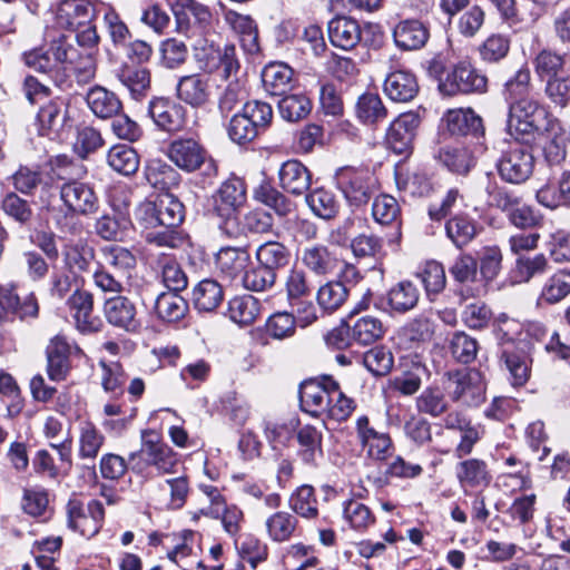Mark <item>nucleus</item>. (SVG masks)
Instances as JSON below:
<instances>
[{
	"label": "nucleus",
	"mask_w": 570,
	"mask_h": 570,
	"mask_svg": "<svg viewBox=\"0 0 570 570\" xmlns=\"http://www.w3.org/2000/svg\"><path fill=\"white\" fill-rule=\"evenodd\" d=\"M178 464V454L154 430H144L140 449L129 454L131 471L147 479L175 473Z\"/></svg>",
	"instance_id": "f257e3e1"
},
{
	"label": "nucleus",
	"mask_w": 570,
	"mask_h": 570,
	"mask_svg": "<svg viewBox=\"0 0 570 570\" xmlns=\"http://www.w3.org/2000/svg\"><path fill=\"white\" fill-rule=\"evenodd\" d=\"M38 311V302L32 293L26 295L21 301L12 286H0V321L10 316H17L20 320L36 317Z\"/></svg>",
	"instance_id": "412c9836"
},
{
	"label": "nucleus",
	"mask_w": 570,
	"mask_h": 570,
	"mask_svg": "<svg viewBox=\"0 0 570 570\" xmlns=\"http://www.w3.org/2000/svg\"><path fill=\"white\" fill-rule=\"evenodd\" d=\"M67 304L81 333H94L99 330L100 321L94 315V296L90 292L76 289Z\"/></svg>",
	"instance_id": "aec40b11"
},
{
	"label": "nucleus",
	"mask_w": 570,
	"mask_h": 570,
	"mask_svg": "<svg viewBox=\"0 0 570 570\" xmlns=\"http://www.w3.org/2000/svg\"><path fill=\"white\" fill-rule=\"evenodd\" d=\"M570 294V269H559L542 285L538 304H557Z\"/></svg>",
	"instance_id": "c9c22d12"
},
{
	"label": "nucleus",
	"mask_w": 570,
	"mask_h": 570,
	"mask_svg": "<svg viewBox=\"0 0 570 570\" xmlns=\"http://www.w3.org/2000/svg\"><path fill=\"white\" fill-rule=\"evenodd\" d=\"M291 509L298 515L313 519L318 514L317 500L311 485L299 487L289 498Z\"/></svg>",
	"instance_id": "338daca9"
},
{
	"label": "nucleus",
	"mask_w": 570,
	"mask_h": 570,
	"mask_svg": "<svg viewBox=\"0 0 570 570\" xmlns=\"http://www.w3.org/2000/svg\"><path fill=\"white\" fill-rule=\"evenodd\" d=\"M129 222L115 214H104L95 223V230L105 240H122Z\"/></svg>",
	"instance_id": "69168bd1"
},
{
	"label": "nucleus",
	"mask_w": 570,
	"mask_h": 570,
	"mask_svg": "<svg viewBox=\"0 0 570 570\" xmlns=\"http://www.w3.org/2000/svg\"><path fill=\"white\" fill-rule=\"evenodd\" d=\"M531 76L528 68L519 69L510 79L505 81L502 89V97L508 104V108L519 102L531 98L529 96L531 88Z\"/></svg>",
	"instance_id": "8fccbe9b"
},
{
	"label": "nucleus",
	"mask_w": 570,
	"mask_h": 570,
	"mask_svg": "<svg viewBox=\"0 0 570 570\" xmlns=\"http://www.w3.org/2000/svg\"><path fill=\"white\" fill-rule=\"evenodd\" d=\"M96 8L90 0H61L55 9V21L60 29L75 32L78 47L94 50L99 43L95 24Z\"/></svg>",
	"instance_id": "f03ea898"
},
{
	"label": "nucleus",
	"mask_w": 570,
	"mask_h": 570,
	"mask_svg": "<svg viewBox=\"0 0 570 570\" xmlns=\"http://www.w3.org/2000/svg\"><path fill=\"white\" fill-rule=\"evenodd\" d=\"M107 164L112 170L130 176L139 168V156L129 145L118 144L108 150Z\"/></svg>",
	"instance_id": "ea45409f"
},
{
	"label": "nucleus",
	"mask_w": 570,
	"mask_h": 570,
	"mask_svg": "<svg viewBox=\"0 0 570 570\" xmlns=\"http://www.w3.org/2000/svg\"><path fill=\"white\" fill-rule=\"evenodd\" d=\"M147 181L160 190L170 189L179 184L178 171L161 159H151L145 168Z\"/></svg>",
	"instance_id": "a19ab883"
},
{
	"label": "nucleus",
	"mask_w": 570,
	"mask_h": 570,
	"mask_svg": "<svg viewBox=\"0 0 570 570\" xmlns=\"http://www.w3.org/2000/svg\"><path fill=\"white\" fill-rule=\"evenodd\" d=\"M224 20L239 37L244 51L252 55L259 51L258 29L250 16L228 9L224 11Z\"/></svg>",
	"instance_id": "393cba45"
},
{
	"label": "nucleus",
	"mask_w": 570,
	"mask_h": 570,
	"mask_svg": "<svg viewBox=\"0 0 570 570\" xmlns=\"http://www.w3.org/2000/svg\"><path fill=\"white\" fill-rule=\"evenodd\" d=\"M118 79L135 98L144 96L150 87V72L144 67L124 66Z\"/></svg>",
	"instance_id": "603ef678"
},
{
	"label": "nucleus",
	"mask_w": 570,
	"mask_h": 570,
	"mask_svg": "<svg viewBox=\"0 0 570 570\" xmlns=\"http://www.w3.org/2000/svg\"><path fill=\"white\" fill-rule=\"evenodd\" d=\"M487 87L488 78L468 61L458 62L439 82V89L445 96L482 94Z\"/></svg>",
	"instance_id": "1a4fd4ad"
},
{
	"label": "nucleus",
	"mask_w": 570,
	"mask_h": 570,
	"mask_svg": "<svg viewBox=\"0 0 570 570\" xmlns=\"http://www.w3.org/2000/svg\"><path fill=\"white\" fill-rule=\"evenodd\" d=\"M21 505L22 510L33 518H47L51 512L49 493L40 487L24 489Z\"/></svg>",
	"instance_id": "4d7b16f0"
},
{
	"label": "nucleus",
	"mask_w": 570,
	"mask_h": 570,
	"mask_svg": "<svg viewBox=\"0 0 570 570\" xmlns=\"http://www.w3.org/2000/svg\"><path fill=\"white\" fill-rule=\"evenodd\" d=\"M450 396L453 402L465 406H479L485 400V382L481 372L476 370H462L446 372Z\"/></svg>",
	"instance_id": "0eeeda50"
},
{
	"label": "nucleus",
	"mask_w": 570,
	"mask_h": 570,
	"mask_svg": "<svg viewBox=\"0 0 570 570\" xmlns=\"http://www.w3.org/2000/svg\"><path fill=\"white\" fill-rule=\"evenodd\" d=\"M356 432L367 458L375 461H384L392 455L394 448L390 434L371 426L367 416H360L357 419Z\"/></svg>",
	"instance_id": "ddd939ff"
},
{
	"label": "nucleus",
	"mask_w": 570,
	"mask_h": 570,
	"mask_svg": "<svg viewBox=\"0 0 570 570\" xmlns=\"http://www.w3.org/2000/svg\"><path fill=\"white\" fill-rule=\"evenodd\" d=\"M351 327V337L361 345L381 340L385 333L382 321L371 315L358 317Z\"/></svg>",
	"instance_id": "a18cd8bd"
},
{
	"label": "nucleus",
	"mask_w": 570,
	"mask_h": 570,
	"mask_svg": "<svg viewBox=\"0 0 570 570\" xmlns=\"http://www.w3.org/2000/svg\"><path fill=\"white\" fill-rule=\"evenodd\" d=\"M306 203L311 210L323 219H332L340 209L335 195L324 188H317L306 195Z\"/></svg>",
	"instance_id": "864d4df0"
},
{
	"label": "nucleus",
	"mask_w": 570,
	"mask_h": 570,
	"mask_svg": "<svg viewBox=\"0 0 570 570\" xmlns=\"http://www.w3.org/2000/svg\"><path fill=\"white\" fill-rule=\"evenodd\" d=\"M298 525L297 518L286 511H276L265 520L267 537L274 542L289 541Z\"/></svg>",
	"instance_id": "e433bc0d"
},
{
	"label": "nucleus",
	"mask_w": 570,
	"mask_h": 570,
	"mask_svg": "<svg viewBox=\"0 0 570 570\" xmlns=\"http://www.w3.org/2000/svg\"><path fill=\"white\" fill-rule=\"evenodd\" d=\"M364 366L375 376L389 374L394 364L392 352L384 346H376L363 355Z\"/></svg>",
	"instance_id": "774afa93"
},
{
	"label": "nucleus",
	"mask_w": 570,
	"mask_h": 570,
	"mask_svg": "<svg viewBox=\"0 0 570 570\" xmlns=\"http://www.w3.org/2000/svg\"><path fill=\"white\" fill-rule=\"evenodd\" d=\"M334 180L346 202L354 207L367 204L376 188L374 175L363 167H341L335 171Z\"/></svg>",
	"instance_id": "39448f33"
},
{
	"label": "nucleus",
	"mask_w": 570,
	"mask_h": 570,
	"mask_svg": "<svg viewBox=\"0 0 570 570\" xmlns=\"http://www.w3.org/2000/svg\"><path fill=\"white\" fill-rule=\"evenodd\" d=\"M69 120V101L62 97L49 100L37 114L39 132L42 136L59 134Z\"/></svg>",
	"instance_id": "6ab92c4d"
},
{
	"label": "nucleus",
	"mask_w": 570,
	"mask_h": 570,
	"mask_svg": "<svg viewBox=\"0 0 570 570\" xmlns=\"http://www.w3.org/2000/svg\"><path fill=\"white\" fill-rule=\"evenodd\" d=\"M173 12L180 30L191 27L206 29L212 23V12L208 7L195 0H175Z\"/></svg>",
	"instance_id": "4be33fe9"
},
{
	"label": "nucleus",
	"mask_w": 570,
	"mask_h": 570,
	"mask_svg": "<svg viewBox=\"0 0 570 570\" xmlns=\"http://www.w3.org/2000/svg\"><path fill=\"white\" fill-rule=\"evenodd\" d=\"M419 298V288L409 281L397 283L387 294L389 305L397 313L413 309L417 305Z\"/></svg>",
	"instance_id": "de8ad7c7"
},
{
	"label": "nucleus",
	"mask_w": 570,
	"mask_h": 570,
	"mask_svg": "<svg viewBox=\"0 0 570 570\" xmlns=\"http://www.w3.org/2000/svg\"><path fill=\"white\" fill-rule=\"evenodd\" d=\"M537 200L547 208L570 206V170L562 173L558 188L543 186L537 191Z\"/></svg>",
	"instance_id": "37998d69"
},
{
	"label": "nucleus",
	"mask_w": 570,
	"mask_h": 570,
	"mask_svg": "<svg viewBox=\"0 0 570 570\" xmlns=\"http://www.w3.org/2000/svg\"><path fill=\"white\" fill-rule=\"evenodd\" d=\"M177 96L193 107H202L210 99L209 77L200 73L184 76L177 83Z\"/></svg>",
	"instance_id": "c85d7f7f"
},
{
	"label": "nucleus",
	"mask_w": 570,
	"mask_h": 570,
	"mask_svg": "<svg viewBox=\"0 0 570 570\" xmlns=\"http://www.w3.org/2000/svg\"><path fill=\"white\" fill-rule=\"evenodd\" d=\"M105 440L102 432L92 422L80 423L77 455L81 460L91 462L88 471L94 476L96 475L95 460L105 444Z\"/></svg>",
	"instance_id": "bb28decb"
},
{
	"label": "nucleus",
	"mask_w": 570,
	"mask_h": 570,
	"mask_svg": "<svg viewBox=\"0 0 570 570\" xmlns=\"http://www.w3.org/2000/svg\"><path fill=\"white\" fill-rule=\"evenodd\" d=\"M511 40L509 36L502 33H492L479 47V53L485 62H499L504 59L510 51Z\"/></svg>",
	"instance_id": "680f3d73"
},
{
	"label": "nucleus",
	"mask_w": 570,
	"mask_h": 570,
	"mask_svg": "<svg viewBox=\"0 0 570 570\" xmlns=\"http://www.w3.org/2000/svg\"><path fill=\"white\" fill-rule=\"evenodd\" d=\"M564 67L563 56L556 53L551 50H541L533 60V68L535 75L541 80H549L550 78L560 76Z\"/></svg>",
	"instance_id": "e2e57ef3"
},
{
	"label": "nucleus",
	"mask_w": 570,
	"mask_h": 570,
	"mask_svg": "<svg viewBox=\"0 0 570 570\" xmlns=\"http://www.w3.org/2000/svg\"><path fill=\"white\" fill-rule=\"evenodd\" d=\"M421 120L416 112L410 111L400 115L389 127L386 144L397 154L405 155L412 147L416 129Z\"/></svg>",
	"instance_id": "dca6fc26"
},
{
	"label": "nucleus",
	"mask_w": 570,
	"mask_h": 570,
	"mask_svg": "<svg viewBox=\"0 0 570 570\" xmlns=\"http://www.w3.org/2000/svg\"><path fill=\"white\" fill-rule=\"evenodd\" d=\"M168 158L181 170L194 173L205 166L207 176L217 175V164L207 149L194 138L173 140L167 150Z\"/></svg>",
	"instance_id": "423d86ee"
},
{
	"label": "nucleus",
	"mask_w": 570,
	"mask_h": 570,
	"mask_svg": "<svg viewBox=\"0 0 570 570\" xmlns=\"http://www.w3.org/2000/svg\"><path fill=\"white\" fill-rule=\"evenodd\" d=\"M544 130L548 132V136L543 145V157L549 166H560L567 158L570 129L556 120Z\"/></svg>",
	"instance_id": "c756f323"
},
{
	"label": "nucleus",
	"mask_w": 570,
	"mask_h": 570,
	"mask_svg": "<svg viewBox=\"0 0 570 570\" xmlns=\"http://www.w3.org/2000/svg\"><path fill=\"white\" fill-rule=\"evenodd\" d=\"M443 120L453 135H478L483 129L481 117L471 109L449 110Z\"/></svg>",
	"instance_id": "f704fd0d"
},
{
	"label": "nucleus",
	"mask_w": 570,
	"mask_h": 570,
	"mask_svg": "<svg viewBox=\"0 0 570 570\" xmlns=\"http://www.w3.org/2000/svg\"><path fill=\"white\" fill-rule=\"evenodd\" d=\"M86 101L92 114L101 119L117 116L122 108L118 96L101 86H95L87 92Z\"/></svg>",
	"instance_id": "2f4dec72"
},
{
	"label": "nucleus",
	"mask_w": 570,
	"mask_h": 570,
	"mask_svg": "<svg viewBox=\"0 0 570 570\" xmlns=\"http://www.w3.org/2000/svg\"><path fill=\"white\" fill-rule=\"evenodd\" d=\"M289 249L281 242L269 240L256 249V259L266 268L276 272L289 262Z\"/></svg>",
	"instance_id": "09e8293b"
},
{
	"label": "nucleus",
	"mask_w": 570,
	"mask_h": 570,
	"mask_svg": "<svg viewBox=\"0 0 570 570\" xmlns=\"http://www.w3.org/2000/svg\"><path fill=\"white\" fill-rule=\"evenodd\" d=\"M331 43L343 50H351L361 41V27L350 17H335L327 27Z\"/></svg>",
	"instance_id": "7c9ffc66"
},
{
	"label": "nucleus",
	"mask_w": 570,
	"mask_h": 570,
	"mask_svg": "<svg viewBox=\"0 0 570 570\" xmlns=\"http://www.w3.org/2000/svg\"><path fill=\"white\" fill-rule=\"evenodd\" d=\"M224 297L222 286L214 279H203L193 291V302L200 312H213Z\"/></svg>",
	"instance_id": "c03bdc74"
},
{
	"label": "nucleus",
	"mask_w": 570,
	"mask_h": 570,
	"mask_svg": "<svg viewBox=\"0 0 570 570\" xmlns=\"http://www.w3.org/2000/svg\"><path fill=\"white\" fill-rule=\"evenodd\" d=\"M148 114L155 125L167 132L180 131L186 124L185 108L168 98H154L149 101Z\"/></svg>",
	"instance_id": "2eb2a0df"
},
{
	"label": "nucleus",
	"mask_w": 570,
	"mask_h": 570,
	"mask_svg": "<svg viewBox=\"0 0 570 570\" xmlns=\"http://www.w3.org/2000/svg\"><path fill=\"white\" fill-rule=\"evenodd\" d=\"M419 412L438 417L446 412L448 401L440 387H426L416 397Z\"/></svg>",
	"instance_id": "0e129e2a"
},
{
	"label": "nucleus",
	"mask_w": 570,
	"mask_h": 570,
	"mask_svg": "<svg viewBox=\"0 0 570 570\" xmlns=\"http://www.w3.org/2000/svg\"><path fill=\"white\" fill-rule=\"evenodd\" d=\"M534 157L524 148L513 147L504 151L497 163L500 177L510 184H522L530 178Z\"/></svg>",
	"instance_id": "f8f14e48"
},
{
	"label": "nucleus",
	"mask_w": 570,
	"mask_h": 570,
	"mask_svg": "<svg viewBox=\"0 0 570 570\" xmlns=\"http://www.w3.org/2000/svg\"><path fill=\"white\" fill-rule=\"evenodd\" d=\"M383 90L393 101H411L419 92V83L414 73L407 69H396L387 73Z\"/></svg>",
	"instance_id": "5701e85b"
},
{
	"label": "nucleus",
	"mask_w": 570,
	"mask_h": 570,
	"mask_svg": "<svg viewBox=\"0 0 570 570\" xmlns=\"http://www.w3.org/2000/svg\"><path fill=\"white\" fill-rule=\"evenodd\" d=\"M293 69L283 62L267 65L262 72L263 85L267 92L281 96L291 90L293 86Z\"/></svg>",
	"instance_id": "473e14b6"
},
{
	"label": "nucleus",
	"mask_w": 570,
	"mask_h": 570,
	"mask_svg": "<svg viewBox=\"0 0 570 570\" xmlns=\"http://www.w3.org/2000/svg\"><path fill=\"white\" fill-rule=\"evenodd\" d=\"M348 289L341 282H327L322 285L316 294L318 306L331 314L337 311L347 299Z\"/></svg>",
	"instance_id": "5fc2aeb1"
},
{
	"label": "nucleus",
	"mask_w": 570,
	"mask_h": 570,
	"mask_svg": "<svg viewBox=\"0 0 570 570\" xmlns=\"http://www.w3.org/2000/svg\"><path fill=\"white\" fill-rule=\"evenodd\" d=\"M249 263L250 256L243 247H222L215 256L216 268L229 281L240 279Z\"/></svg>",
	"instance_id": "a878e982"
},
{
	"label": "nucleus",
	"mask_w": 570,
	"mask_h": 570,
	"mask_svg": "<svg viewBox=\"0 0 570 570\" xmlns=\"http://www.w3.org/2000/svg\"><path fill=\"white\" fill-rule=\"evenodd\" d=\"M255 198L279 216H286L294 209V204L269 184H262L255 190Z\"/></svg>",
	"instance_id": "052dcab7"
},
{
	"label": "nucleus",
	"mask_w": 570,
	"mask_h": 570,
	"mask_svg": "<svg viewBox=\"0 0 570 570\" xmlns=\"http://www.w3.org/2000/svg\"><path fill=\"white\" fill-rule=\"evenodd\" d=\"M446 236L458 247L470 244L479 233L476 222L468 215H455L445 224Z\"/></svg>",
	"instance_id": "4c0bfd02"
},
{
	"label": "nucleus",
	"mask_w": 570,
	"mask_h": 570,
	"mask_svg": "<svg viewBox=\"0 0 570 570\" xmlns=\"http://www.w3.org/2000/svg\"><path fill=\"white\" fill-rule=\"evenodd\" d=\"M160 227H178L185 217L184 205L173 195L165 194L157 198Z\"/></svg>",
	"instance_id": "13d9d810"
},
{
	"label": "nucleus",
	"mask_w": 570,
	"mask_h": 570,
	"mask_svg": "<svg viewBox=\"0 0 570 570\" xmlns=\"http://www.w3.org/2000/svg\"><path fill=\"white\" fill-rule=\"evenodd\" d=\"M154 309L159 320L175 323L186 316L188 304L178 293L163 292L157 295Z\"/></svg>",
	"instance_id": "72a5a7b5"
},
{
	"label": "nucleus",
	"mask_w": 570,
	"mask_h": 570,
	"mask_svg": "<svg viewBox=\"0 0 570 570\" xmlns=\"http://www.w3.org/2000/svg\"><path fill=\"white\" fill-rule=\"evenodd\" d=\"M259 313V301L252 295L236 296L228 303L229 318L240 326L253 324Z\"/></svg>",
	"instance_id": "79ce46f5"
},
{
	"label": "nucleus",
	"mask_w": 570,
	"mask_h": 570,
	"mask_svg": "<svg viewBox=\"0 0 570 570\" xmlns=\"http://www.w3.org/2000/svg\"><path fill=\"white\" fill-rule=\"evenodd\" d=\"M278 180L285 191L301 196L309 189L312 174L303 163L291 159L282 164L278 170Z\"/></svg>",
	"instance_id": "b1692460"
},
{
	"label": "nucleus",
	"mask_w": 570,
	"mask_h": 570,
	"mask_svg": "<svg viewBox=\"0 0 570 570\" xmlns=\"http://www.w3.org/2000/svg\"><path fill=\"white\" fill-rule=\"evenodd\" d=\"M355 112L365 125H374L387 117V110L377 94L366 92L358 97Z\"/></svg>",
	"instance_id": "49530a36"
},
{
	"label": "nucleus",
	"mask_w": 570,
	"mask_h": 570,
	"mask_svg": "<svg viewBox=\"0 0 570 570\" xmlns=\"http://www.w3.org/2000/svg\"><path fill=\"white\" fill-rule=\"evenodd\" d=\"M68 527L85 538H92L102 527L105 519L104 504L91 500L87 507L78 499H70L66 507Z\"/></svg>",
	"instance_id": "9b49d317"
},
{
	"label": "nucleus",
	"mask_w": 570,
	"mask_h": 570,
	"mask_svg": "<svg viewBox=\"0 0 570 570\" xmlns=\"http://www.w3.org/2000/svg\"><path fill=\"white\" fill-rule=\"evenodd\" d=\"M79 58V49L68 41L66 37L51 42L46 51L33 49L23 55L26 65L36 71L48 75L51 80L61 86L66 75L62 65L66 61H76Z\"/></svg>",
	"instance_id": "20e7f679"
},
{
	"label": "nucleus",
	"mask_w": 570,
	"mask_h": 570,
	"mask_svg": "<svg viewBox=\"0 0 570 570\" xmlns=\"http://www.w3.org/2000/svg\"><path fill=\"white\" fill-rule=\"evenodd\" d=\"M59 196L67 216H90L99 209V197L94 187L79 179L62 183Z\"/></svg>",
	"instance_id": "9d476101"
},
{
	"label": "nucleus",
	"mask_w": 570,
	"mask_h": 570,
	"mask_svg": "<svg viewBox=\"0 0 570 570\" xmlns=\"http://www.w3.org/2000/svg\"><path fill=\"white\" fill-rule=\"evenodd\" d=\"M299 456L305 463H314L322 455V433L312 425H304L297 432Z\"/></svg>",
	"instance_id": "6e6d98bb"
},
{
	"label": "nucleus",
	"mask_w": 570,
	"mask_h": 570,
	"mask_svg": "<svg viewBox=\"0 0 570 570\" xmlns=\"http://www.w3.org/2000/svg\"><path fill=\"white\" fill-rule=\"evenodd\" d=\"M439 160L452 173L465 175L474 166L471 151L464 147H444L438 155Z\"/></svg>",
	"instance_id": "3c124183"
},
{
	"label": "nucleus",
	"mask_w": 570,
	"mask_h": 570,
	"mask_svg": "<svg viewBox=\"0 0 570 570\" xmlns=\"http://www.w3.org/2000/svg\"><path fill=\"white\" fill-rule=\"evenodd\" d=\"M194 57L199 69L206 73H217L225 80L236 75L239 69L234 45H225L223 48L214 45L196 47Z\"/></svg>",
	"instance_id": "6e6552de"
},
{
	"label": "nucleus",
	"mask_w": 570,
	"mask_h": 570,
	"mask_svg": "<svg viewBox=\"0 0 570 570\" xmlns=\"http://www.w3.org/2000/svg\"><path fill=\"white\" fill-rule=\"evenodd\" d=\"M332 377H324L322 382L306 381L299 387V403L304 412L320 416L326 414L331 403Z\"/></svg>",
	"instance_id": "f3484780"
},
{
	"label": "nucleus",
	"mask_w": 570,
	"mask_h": 570,
	"mask_svg": "<svg viewBox=\"0 0 570 570\" xmlns=\"http://www.w3.org/2000/svg\"><path fill=\"white\" fill-rule=\"evenodd\" d=\"M302 264L314 275L328 276L340 267V259L334 250L323 244H311L302 248Z\"/></svg>",
	"instance_id": "a211bd4d"
},
{
	"label": "nucleus",
	"mask_w": 570,
	"mask_h": 570,
	"mask_svg": "<svg viewBox=\"0 0 570 570\" xmlns=\"http://www.w3.org/2000/svg\"><path fill=\"white\" fill-rule=\"evenodd\" d=\"M105 264L124 277L136 266L135 255L127 248L111 245L101 250Z\"/></svg>",
	"instance_id": "bf43d9fd"
},
{
	"label": "nucleus",
	"mask_w": 570,
	"mask_h": 570,
	"mask_svg": "<svg viewBox=\"0 0 570 570\" xmlns=\"http://www.w3.org/2000/svg\"><path fill=\"white\" fill-rule=\"evenodd\" d=\"M104 315L110 325L127 333H137L141 327L136 305L126 296L118 295L106 299Z\"/></svg>",
	"instance_id": "4468645a"
},
{
	"label": "nucleus",
	"mask_w": 570,
	"mask_h": 570,
	"mask_svg": "<svg viewBox=\"0 0 570 570\" xmlns=\"http://www.w3.org/2000/svg\"><path fill=\"white\" fill-rule=\"evenodd\" d=\"M556 120L543 104L531 97L508 108L507 131L517 140L529 142Z\"/></svg>",
	"instance_id": "7ed1b4c3"
},
{
	"label": "nucleus",
	"mask_w": 570,
	"mask_h": 570,
	"mask_svg": "<svg viewBox=\"0 0 570 570\" xmlns=\"http://www.w3.org/2000/svg\"><path fill=\"white\" fill-rule=\"evenodd\" d=\"M430 37L428 27L420 20L409 19L399 22L393 29V39L402 50H419Z\"/></svg>",
	"instance_id": "cd10ccee"
},
{
	"label": "nucleus",
	"mask_w": 570,
	"mask_h": 570,
	"mask_svg": "<svg viewBox=\"0 0 570 570\" xmlns=\"http://www.w3.org/2000/svg\"><path fill=\"white\" fill-rule=\"evenodd\" d=\"M456 478L462 487L468 488L485 487L491 480L487 463L479 459L460 462L456 466Z\"/></svg>",
	"instance_id": "58836bf2"
}]
</instances>
